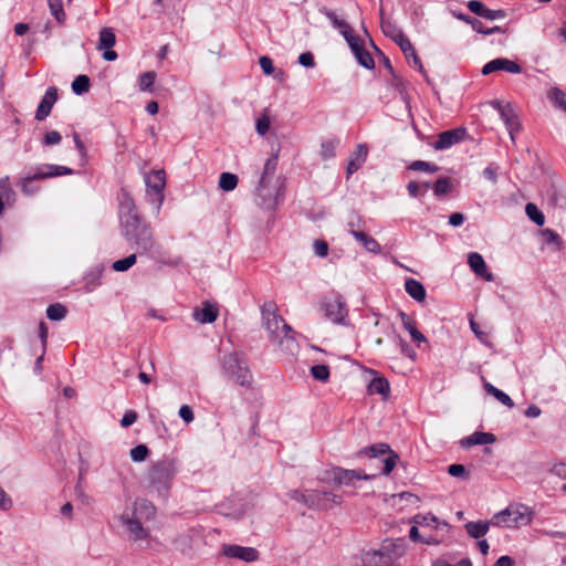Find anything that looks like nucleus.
I'll list each match as a JSON object with an SVG mask.
<instances>
[{
	"label": "nucleus",
	"mask_w": 566,
	"mask_h": 566,
	"mask_svg": "<svg viewBox=\"0 0 566 566\" xmlns=\"http://www.w3.org/2000/svg\"><path fill=\"white\" fill-rule=\"evenodd\" d=\"M119 223L123 237L138 254H153L157 244L150 224L139 214L132 196L122 190Z\"/></svg>",
	"instance_id": "f257e3e1"
},
{
	"label": "nucleus",
	"mask_w": 566,
	"mask_h": 566,
	"mask_svg": "<svg viewBox=\"0 0 566 566\" xmlns=\"http://www.w3.org/2000/svg\"><path fill=\"white\" fill-rule=\"evenodd\" d=\"M263 326L269 333L270 339L284 346V349L292 352L296 347L295 339L291 335L292 327L287 325L282 316L277 314V306L274 302H266L261 307Z\"/></svg>",
	"instance_id": "f03ea898"
},
{
	"label": "nucleus",
	"mask_w": 566,
	"mask_h": 566,
	"mask_svg": "<svg viewBox=\"0 0 566 566\" xmlns=\"http://www.w3.org/2000/svg\"><path fill=\"white\" fill-rule=\"evenodd\" d=\"M406 553V543L402 538L386 539L378 549L368 551L363 555L367 566H400L398 560Z\"/></svg>",
	"instance_id": "7ed1b4c3"
},
{
	"label": "nucleus",
	"mask_w": 566,
	"mask_h": 566,
	"mask_svg": "<svg viewBox=\"0 0 566 566\" xmlns=\"http://www.w3.org/2000/svg\"><path fill=\"white\" fill-rule=\"evenodd\" d=\"M222 373L232 382L251 389L253 385V376L243 357L238 353H231L221 359Z\"/></svg>",
	"instance_id": "20e7f679"
},
{
	"label": "nucleus",
	"mask_w": 566,
	"mask_h": 566,
	"mask_svg": "<svg viewBox=\"0 0 566 566\" xmlns=\"http://www.w3.org/2000/svg\"><path fill=\"white\" fill-rule=\"evenodd\" d=\"M533 520V511L526 505H510L494 514L491 518L493 526L497 527H521L528 525Z\"/></svg>",
	"instance_id": "39448f33"
},
{
	"label": "nucleus",
	"mask_w": 566,
	"mask_h": 566,
	"mask_svg": "<svg viewBox=\"0 0 566 566\" xmlns=\"http://www.w3.org/2000/svg\"><path fill=\"white\" fill-rule=\"evenodd\" d=\"M72 174L73 170L65 166L43 165L36 168L33 175H28L21 178L19 180V186L24 195L31 196L39 191V187L32 185L33 181Z\"/></svg>",
	"instance_id": "423d86ee"
},
{
	"label": "nucleus",
	"mask_w": 566,
	"mask_h": 566,
	"mask_svg": "<svg viewBox=\"0 0 566 566\" xmlns=\"http://www.w3.org/2000/svg\"><path fill=\"white\" fill-rule=\"evenodd\" d=\"M277 166V155H272L264 164L262 176L256 188V196L260 198L259 205L266 209H273L276 205L277 193L269 189V181L275 174Z\"/></svg>",
	"instance_id": "0eeeda50"
},
{
	"label": "nucleus",
	"mask_w": 566,
	"mask_h": 566,
	"mask_svg": "<svg viewBox=\"0 0 566 566\" xmlns=\"http://www.w3.org/2000/svg\"><path fill=\"white\" fill-rule=\"evenodd\" d=\"M323 316L334 324L347 325L348 308L342 296H327L319 303Z\"/></svg>",
	"instance_id": "6e6552de"
},
{
	"label": "nucleus",
	"mask_w": 566,
	"mask_h": 566,
	"mask_svg": "<svg viewBox=\"0 0 566 566\" xmlns=\"http://www.w3.org/2000/svg\"><path fill=\"white\" fill-rule=\"evenodd\" d=\"M148 200L156 206L157 211L164 202V189L166 187V172L164 169H156L145 175Z\"/></svg>",
	"instance_id": "1a4fd4ad"
},
{
	"label": "nucleus",
	"mask_w": 566,
	"mask_h": 566,
	"mask_svg": "<svg viewBox=\"0 0 566 566\" xmlns=\"http://www.w3.org/2000/svg\"><path fill=\"white\" fill-rule=\"evenodd\" d=\"M175 474V468L170 461H159L148 471V480L157 491L167 490Z\"/></svg>",
	"instance_id": "9d476101"
},
{
	"label": "nucleus",
	"mask_w": 566,
	"mask_h": 566,
	"mask_svg": "<svg viewBox=\"0 0 566 566\" xmlns=\"http://www.w3.org/2000/svg\"><path fill=\"white\" fill-rule=\"evenodd\" d=\"M342 495L328 491H307V507L315 510H331L342 504Z\"/></svg>",
	"instance_id": "9b49d317"
},
{
	"label": "nucleus",
	"mask_w": 566,
	"mask_h": 566,
	"mask_svg": "<svg viewBox=\"0 0 566 566\" xmlns=\"http://www.w3.org/2000/svg\"><path fill=\"white\" fill-rule=\"evenodd\" d=\"M332 480L338 485L356 486V481L369 480L374 475L366 474L363 470H347L335 467L331 471Z\"/></svg>",
	"instance_id": "f8f14e48"
},
{
	"label": "nucleus",
	"mask_w": 566,
	"mask_h": 566,
	"mask_svg": "<svg viewBox=\"0 0 566 566\" xmlns=\"http://www.w3.org/2000/svg\"><path fill=\"white\" fill-rule=\"evenodd\" d=\"M223 556L229 558H238L247 563L255 562L259 559V552L253 547H244L240 545L224 544L221 548Z\"/></svg>",
	"instance_id": "ddd939ff"
},
{
	"label": "nucleus",
	"mask_w": 566,
	"mask_h": 566,
	"mask_svg": "<svg viewBox=\"0 0 566 566\" xmlns=\"http://www.w3.org/2000/svg\"><path fill=\"white\" fill-rule=\"evenodd\" d=\"M465 135L467 129L464 127H457L454 129L442 132L439 134L438 140L434 143L433 147L437 150L448 149L463 140Z\"/></svg>",
	"instance_id": "4468645a"
},
{
	"label": "nucleus",
	"mask_w": 566,
	"mask_h": 566,
	"mask_svg": "<svg viewBox=\"0 0 566 566\" xmlns=\"http://www.w3.org/2000/svg\"><path fill=\"white\" fill-rule=\"evenodd\" d=\"M116 43V36L112 28H103L99 31V39L97 49L104 50L103 59L106 61H115L117 59V53L111 50Z\"/></svg>",
	"instance_id": "2eb2a0df"
},
{
	"label": "nucleus",
	"mask_w": 566,
	"mask_h": 566,
	"mask_svg": "<svg viewBox=\"0 0 566 566\" xmlns=\"http://www.w3.org/2000/svg\"><path fill=\"white\" fill-rule=\"evenodd\" d=\"M412 522L422 528H431L434 532L448 533L450 530L448 522L439 520L432 513L417 514L412 517Z\"/></svg>",
	"instance_id": "dca6fc26"
},
{
	"label": "nucleus",
	"mask_w": 566,
	"mask_h": 566,
	"mask_svg": "<svg viewBox=\"0 0 566 566\" xmlns=\"http://www.w3.org/2000/svg\"><path fill=\"white\" fill-rule=\"evenodd\" d=\"M496 71H505V72H509L512 74H518V73H521L522 69L516 62H514L512 60H509L505 57H497V59H494V60L488 62L483 66L482 74L489 75Z\"/></svg>",
	"instance_id": "f3484780"
},
{
	"label": "nucleus",
	"mask_w": 566,
	"mask_h": 566,
	"mask_svg": "<svg viewBox=\"0 0 566 566\" xmlns=\"http://www.w3.org/2000/svg\"><path fill=\"white\" fill-rule=\"evenodd\" d=\"M347 43L361 66L368 70L375 67L374 59L370 55V53L364 48V44L359 36H350V40Z\"/></svg>",
	"instance_id": "a211bd4d"
},
{
	"label": "nucleus",
	"mask_w": 566,
	"mask_h": 566,
	"mask_svg": "<svg viewBox=\"0 0 566 566\" xmlns=\"http://www.w3.org/2000/svg\"><path fill=\"white\" fill-rule=\"evenodd\" d=\"M57 88L55 86H50L44 96L42 97L36 112H35V119L39 122L44 120L51 113L52 107L57 101Z\"/></svg>",
	"instance_id": "6ab92c4d"
},
{
	"label": "nucleus",
	"mask_w": 566,
	"mask_h": 566,
	"mask_svg": "<svg viewBox=\"0 0 566 566\" xmlns=\"http://www.w3.org/2000/svg\"><path fill=\"white\" fill-rule=\"evenodd\" d=\"M471 270L488 282L494 281V275L488 271L483 256L478 252H471L468 256Z\"/></svg>",
	"instance_id": "aec40b11"
},
{
	"label": "nucleus",
	"mask_w": 566,
	"mask_h": 566,
	"mask_svg": "<svg viewBox=\"0 0 566 566\" xmlns=\"http://www.w3.org/2000/svg\"><path fill=\"white\" fill-rule=\"evenodd\" d=\"M500 116L510 133L511 139L514 142V134L521 129V125L514 109L510 104H506L504 108H501Z\"/></svg>",
	"instance_id": "412c9836"
},
{
	"label": "nucleus",
	"mask_w": 566,
	"mask_h": 566,
	"mask_svg": "<svg viewBox=\"0 0 566 566\" xmlns=\"http://www.w3.org/2000/svg\"><path fill=\"white\" fill-rule=\"evenodd\" d=\"M367 155H368L367 146L364 144L357 145L354 155L349 158L348 164H347V168H346L347 177H349L350 175L356 172L363 166V164L366 161Z\"/></svg>",
	"instance_id": "4be33fe9"
},
{
	"label": "nucleus",
	"mask_w": 566,
	"mask_h": 566,
	"mask_svg": "<svg viewBox=\"0 0 566 566\" xmlns=\"http://www.w3.org/2000/svg\"><path fill=\"white\" fill-rule=\"evenodd\" d=\"M122 521L123 524L126 525L134 541L145 539L149 536V532L143 527L139 518L135 516L126 517L123 515Z\"/></svg>",
	"instance_id": "5701e85b"
},
{
	"label": "nucleus",
	"mask_w": 566,
	"mask_h": 566,
	"mask_svg": "<svg viewBox=\"0 0 566 566\" xmlns=\"http://www.w3.org/2000/svg\"><path fill=\"white\" fill-rule=\"evenodd\" d=\"M379 14H380V28H381L384 34L386 36L390 38L397 44L399 41L402 40L403 36H406L405 33L392 21L384 19L382 8L380 9Z\"/></svg>",
	"instance_id": "b1692460"
},
{
	"label": "nucleus",
	"mask_w": 566,
	"mask_h": 566,
	"mask_svg": "<svg viewBox=\"0 0 566 566\" xmlns=\"http://www.w3.org/2000/svg\"><path fill=\"white\" fill-rule=\"evenodd\" d=\"M156 515V507L147 500H139L134 503L133 516L142 520H151Z\"/></svg>",
	"instance_id": "393cba45"
},
{
	"label": "nucleus",
	"mask_w": 566,
	"mask_h": 566,
	"mask_svg": "<svg viewBox=\"0 0 566 566\" xmlns=\"http://www.w3.org/2000/svg\"><path fill=\"white\" fill-rule=\"evenodd\" d=\"M369 395H380L384 400L389 397L390 386L385 377H375L367 387Z\"/></svg>",
	"instance_id": "a878e982"
},
{
	"label": "nucleus",
	"mask_w": 566,
	"mask_h": 566,
	"mask_svg": "<svg viewBox=\"0 0 566 566\" xmlns=\"http://www.w3.org/2000/svg\"><path fill=\"white\" fill-rule=\"evenodd\" d=\"M400 318L402 326L409 332L413 342H416L418 345L420 343L428 342L426 336L420 331H418L416 322L410 316H408L406 313H400Z\"/></svg>",
	"instance_id": "bb28decb"
},
{
	"label": "nucleus",
	"mask_w": 566,
	"mask_h": 566,
	"mask_svg": "<svg viewBox=\"0 0 566 566\" xmlns=\"http://www.w3.org/2000/svg\"><path fill=\"white\" fill-rule=\"evenodd\" d=\"M492 525L490 521H478V522H468L464 527L467 533L472 537L480 539L483 537L490 530Z\"/></svg>",
	"instance_id": "cd10ccee"
},
{
	"label": "nucleus",
	"mask_w": 566,
	"mask_h": 566,
	"mask_svg": "<svg viewBox=\"0 0 566 566\" xmlns=\"http://www.w3.org/2000/svg\"><path fill=\"white\" fill-rule=\"evenodd\" d=\"M349 232L368 252L375 254L380 252V244L374 238L367 235L363 231L349 230Z\"/></svg>",
	"instance_id": "c85d7f7f"
},
{
	"label": "nucleus",
	"mask_w": 566,
	"mask_h": 566,
	"mask_svg": "<svg viewBox=\"0 0 566 566\" xmlns=\"http://www.w3.org/2000/svg\"><path fill=\"white\" fill-rule=\"evenodd\" d=\"M495 442V436L490 432H474L461 441L463 447H471L476 444H490Z\"/></svg>",
	"instance_id": "c756f323"
},
{
	"label": "nucleus",
	"mask_w": 566,
	"mask_h": 566,
	"mask_svg": "<svg viewBox=\"0 0 566 566\" xmlns=\"http://www.w3.org/2000/svg\"><path fill=\"white\" fill-rule=\"evenodd\" d=\"M406 292L417 302H423L426 298L424 286L415 279H407L405 282Z\"/></svg>",
	"instance_id": "7c9ffc66"
},
{
	"label": "nucleus",
	"mask_w": 566,
	"mask_h": 566,
	"mask_svg": "<svg viewBox=\"0 0 566 566\" xmlns=\"http://www.w3.org/2000/svg\"><path fill=\"white\" fill-rule=\"evenodd\" d=\"M484 389H485V391L488 394H490L493 397H495L504 406H506L509 408H513L514 407V402L511 399V397L509 395H506L504 391H502V390L497 389L496 387H494L492 384L485 382L484 384Z\"/></svg>",
	"instance_id": "2f4dec72"
},
{
	"label": "nucleus",
	"mask_w": 566,
	"mask_h": 566,
	"mask_svg": "<svg viewBox=\"0 0 566 566\" xmlns=\"http://www.w3.org/2000/svg\"><path fill=\"white\" fill-rule=\"evenodd\" d=\"M238 176L231 172H222L219 178V188L223 191H232L238 186Z\"/></svg>",
	"instance_id": "473e14b6"
},
{
	"label": "nucleus",
	"mask_w": 566,
	"mask_h": 566,
	"mask_svg": "<svg viewBox=\"0 0 566 566\" xmlns=\"http://www.w3.org/2000/svg\"><path fill=\"white\" fill-rule=\"evenodd\" d=\"M193 318L201 324L212 323V303L210 301H206L201 311L196 310L193 312Z\"/></svg>",
	"instance_id": "72a5a7b5"
},
{
	"label": "nucleus",
	"mask_w": 566,
	"mask_h": 566,
	"mask_svg": "<svg viewBox=\"0 0 566 566\" xmlns=\"http://www.w3.org/2000/svg\"><path fill=\"white\" fill-rule=\"evenodd\" d=\"M67 314L66 307L61 303H54L48 306L46 316L51 321H61Z\"/></svg>",
	"instance_id": "f704fd0d"
},
{
	"label": "nucleus",
	"mask_w": 566,
	"mask_h": 566,
	"mask_svg": "<svg viewBox=\"0 0 566 566\" xmlns=\"http://www.w3.org/2000/svg\"><path fill=\"white\" fill-rule=\"evenodd\" d=\"M390 451V447L387 443H377L368 448L361 449L358 452V455L366 454L371 458H376L378 455L389 453Z\"/></svg>",
	"instance_id": "c9c22d12"
},
{
	"label": "nucleus",
	"mask_w": 566,
	"mask_h": 566,
	"mask_svg": "<svg viewBox=\"0 0 566 566\" xmlns=\"http://www.w3.org/2000/svg\"><path fill=\"white\" fill-rule=\"evenodd\" d=\"M271 126L270 111L265 108L261 116L256 119L255 130L260 136H264Z\"/></svg>",
	"instance_id": "e433bc0d"
},
{
	"label": "nucleus",
	"mask_w": 566,
	"mask_h": 566,
	"mask_svg": "<svg viewBox=\"0 0 566 566\" xmlns=\"http://www.w3.org/2000/svg\"><path fill=\"white\" fill-rule=\"evenodd\" d=\"M91 86L90 77L87 75H78L72 82V90L76 95H82L88 92Z\"/></svg>",
	"instance_id": "4c0bfd02"
},
{
	"label": "nucleus",
	"mask_w": 566,
	"mask_h": 566,
	"mask_svg": "<svg viewBox=\"0 0 566 566\" xmlns=\"http://www.w3.org/2000/svg\"><path fill=\"white\" fill-rule=\"evenodd\" d=\"M547 97L555 104V106L563 108L566 112V93L558 87H553Z\"/></svg>",
	"instance_id": "58836bf2"
},
{
	"label": "nucleus",
	"mask_w": 566,
	"mask_h": 566,
	"mask_svg": "<svg viewBox=\"0 0 566 566\" xmlns=\"http://www.w3.org/2000/svg\"><path fill=\"white\" fill-rule=\"evenodd\" d=\"M525 212L527 217L537 226H543L545 222V217L543 212L536 207L534 203H527L525 207Z\"/></svg>",
	"instance_id": "ea45409f"
},
{
	"label": "nucleus",
	"mask_w": 566,
	"mask_h": 566,
	"mask_svg": "<svg viewBox=\"0 0 566 566\" xmlns=\"http://www.w3.org/2000/svg\"><path fill=\"white\" fill-rule=\"evenodd\" d=\"M50 11L59 23H64L66 14L63 10L62 0H48Z\"/></svg>",
	"instance_id": "a19ab883"
},
{
	"label": "nucleus",
	"mask_w": 566,
	"mask_h": 566,
	"mask_svg": "<svg viewBox=\"0 0 566 566\" xmlns=\"http://www.w3.org/2000/svg\"><path fill=\"white\" fill-rule=\"evenodd\" d=\"M338 145V139L325 140L321 144V157L324 160L332 159L335 156V149Z\"/></svg>",
	"instance_id": "79ce46f5"
},
{
	"label": "nucleus",
	"mask_w": 566,
	"mask_h": 566,
	"mask_svg": "<svg viewBox=\"0 0 566 566\" xmlns=\"http://www.w3.org/2000/svg\"><path fill=\"white\" fill-rule=\"evenodd\" d=\"M541 233L544 237L545 243L554 244V247H555L554 249L556 251L562 249L563 241L556 231H554L552 229H544V230H542Z\"/></svg>",
	"instance_id": "37998d69"
},
{
	"label": "nucleus",
	"mask_w": 566,
	"mask_h": 566,
	"mask_svg": "<svg viewBox=\"0 0 566 566\" xmlns=\"http://www.w3.org/2000/svg\"><path fill=\"white\" fill-rule=\"evenodd\" d=\"M136 263V254H130L124 259L117 260L113 263V270L124 272L130 269Z\"/></svg>",
	"instance_id": "c03bdc74"
},
{
	"label": "nucleus",
	"mask_w": 566,
	"mask_h": 566,
	"mask_svg": "<svg viewBox=\"0 0 566 566\" xmlns=\"http://www.w3.org/2000/svg\"><path fill=\"white\" fill-rule=\"evenodd\" d=\"M156 80V73L153 71L145 72L139 76L138 85L140 91H151Z\"/></svg>",
	"instance_id": "a18cd8bd"
},
{
	"label": "nucleus",
	"mask_w": 566,
	"mask_h": 566,
	"mask_svg": "<svg viewBox=\"0 0 566 566\" xmlns=\"http://www.w3.org/2000/svg\"><path fill=\"white\" fill-rule=\"evenodd\" d=\"M408 168L415 171H427L431 174L437 172L439 170V167L437 165L423 160H416L411 163Z\"/></svg>",
	"instance_id": "49530a36"
},
{
	"label": "nucleus",
	"mask_w": 566,
	"mask_h": 566,
	"mask_svg": "<svg viewBox=\"0 0 566 566\" xmlns=\"http://www.w3.org/2000/svg\"><path fill=\"white\" fill-rule=\"evenodd\" d=\"M311 374L318 381H327L329 378V368L326 365H315L311 368Z\"/></svg>",
	"instance_id": "de8ad7c7"
},
{
	"label": "nucleus",
	"mask_w": 566,
	"mask_h": 566,
	"mask_svg": "<svg viewBox=\"0 0 566 566\" xmlns=\"http://www.w3.org/2000/svg\"><path fill=\"white\" fill-rule=\"evenodd\" d=\"M450 191V179L448 177L439 178L433 185L436 196H443Z\"/></svg>",
	"instance_id": "09e8293b"
},
{
	"label": "nucleus",
	"mask_w": 566,
	"mask_h": 566,
	"mask_svg": "<svg viewBox=\"0 0 566 566\" xmlns=\"http://www.w3.org/2000/svg\"><path fill=\"white\" fill-rule=\"evenodd\" d=\"M148 453H149V450H148L147 446L138 444L130 450V458L135 462H142L147 458Z\"/></svg>",
	"instance_id": "8fccbe9b"
},
{
	"label": "nucleus",
	"mask_w": 566,
	"mask_h": 566,
	"mask_svg": "<svg viewBox=\"0 0 566 566\" xmlns=\"http://www.w3.org/2000/svg\"><path fill=\"white\" fill-rule=\"evenodd\" d=\"M447 533L434 532V534L424 535L421 542L427 545H439L444 541Z\"/></svg>",
	"instance_id": "3c124183"
},
{
	"label": "nucleus",
	"mask_w": 566,
	"mask_h": 566,
	"mask_svg": "<svg viewBox=\"0 0 566 566\" xmlns=\"http://www.w3.org/2000/svg\"><path fill=\"white\" fill-rule=\"evenodd\" d=\"M467 7L472 13H474L481 18L484 17V13L486 11L484 3L480 0H470L467 3Z\"/></svg>",
	"instance_id": "603ef678"
},
{
	"label": "nucleus",
	"mask_w": 566,
	"mask_h": 566,
	"mask_svg": "<svg viewBox=\"0 0 566 566\" xmlns=\"http://www.w3.org/2000/svg\"><path fill=\"white\" fill-rule=\"evenodd\" d=\"M397 459L398 455L395 452L390 451L389 455L384 461L382 474L387 475L394 470Z\"/></svg>",
	"instance_id": "864d4df0"
},
{
	"label": "nucleus",
	"mask_w": 566,
	"mask_h": 566,
	"mask_svg": "<svg viewBox=\"0 0 566 566\" xmlns=\"http://www.w3.org/2000/svg\"><path fill=\"white\" fill-rule=\"evenodd\" d=\"M62 139V136L59 132L52 130L44 135L43 137V145L44 146H52L57 145Z\"/></svg>",
	"instance_id": "5fc2aeb1"
},
{
	"label": "nucleus",
	"mask_w": 566,
	"mask_h": 566,
	"mask_svg": "<svg viewBox=\"0 0 566 566\" xmlns=\"http://www.w3.org/2000/svg\"><path fill=\"white\" fill-rule=\"evenodd\" d=\"M307 491L308 490H305V491L292 490L287 493V496L291 500L303 503L304 505L307 506Z\"/></svg>",
	"instance_id": "6e6d98bb"
},
{
	"label": "nucleus",
	"mask_w": 566,
	"mask_h": 566,
	"mask_svg": "<svg viewBox=\"0 0 566 566\" xmlns=\"http://www.w3.org/2000/svg\"><path fill=\"white\" fill-rule=\"evenodd\" d=\"M137 418H138V415L136 411L127 410L120 420V426L124 428H127V427L132 426L133 423H135Z\"/></svg>",
	"instance_id": "4d7b16f0"
},
{
	"label": "nucleus",
	"mask_w": 566,
	"mask_h": 566,
	"mask_svg": "<svg viewBox=\"0 0 566 566\" xmlns=\"http://www.w3.org/2000/svg\"><path fill=\"white\" fill-rule=\"evenodd\" d=\"M397 45L400 48L407 59H409V53H412V55L416 53L413 45L407 36H403L402 40L397 43Z\"/></svg>",
	"instance_id": "13d9d810"
},
{
	"label": "nucleus",
	"mask_w": 566,
	"mask_h": 566,
	"mask_svg": "<svg viewBox=\"0 0 566 566\" xmlns=\"http://www.w3.org/2000/svg\"><path fill=\"white\" fill-rule=\"evenodd\" d=\"M314 252L316 255L324 258L328 253V244L324 240H316L314 242Z\"/></svg>",
	"instance_id": "bf43d9fd"
},
{
	"label": "nucleus",
	"mask_w": 566,
	"mask_h": 566,
	"mask_svg": "<svg viewBox=\"0 0 566 566\" xmlns=\"http://www.w3.org/2000/svg\"><path fill=\"white\" fill-rule=\"evenodd\" d=\"M259 63H260L262 71L266 75H271L274 72L273 62L269 56H261L259 60Z\"/></svg>",
	"instance_id": "052dcab7"
},
{
	"label": "nucleus",
	"mask_w": 566,
	"mask_h": 566,
	"mask_svg": "<svg viewBox=\"0 0 566 566\" xmlns=\"http://www.w3.org/2000/svg\"><path fill=\"white\" fill-rule=\"evenodd\" d=\"M396 338L397 340L399 342V345H400V348H401V353L411 358V359H415L416 358V352L408 345V343H406L399 335H396Z\"/></svg>",
	"instance_id": "680f3d73"
},
{
	"label": "nucleus",
	"mask_w": 566,
	"mask_h": 566,
	"mask_svg": "<svg viewBox=\"0 0 566 566\" xmlns=\"http://www.w3.org/2000/svg\"><path fill=\"white\" fill-rule=\"evenodd\" d=\"M506 15H507L506 11H504V10H501V9L500 10H491V9L486 8V11H485L483 18L486 20L493 21V20H497V19H504Z\"/></svg>",
	"instance_id": "e2e57ef3"
},
{
	"label": "nucleus",
	"mask_w": 566,
	"mask_h": 566,
	"mask_svg": "<svg viewBox=\"0 0 566 566\" xmlns=\"http://www.w3.org/2000/svg\"><path fill=\"white\" fill-rule=\"evenodd\" d=\"M448 473L455 478H464L467 474L465 468L462 464H451L448 468Z\"/></svg>",
	"instance_id": "0e129e2a"
},
{
	"label": "nucleus",
	"mask_w": 566,
	"mask_h": 566,
	"mask_svg": "<svg viewBox=\"0 0 566 566\" xmlns=\"http://www.w3.org/2000/svg\"><path fill=\"white\" fill-rule=\"evenodd\" d=\"M298 63L305 67H313L315 65L314 56L311 52H304L298 56Z\"/></svg>",
	"instance_id": "69168bd1"
},
{
	"label": "nucleus",
	"mask_w": 566,
	"mask_h": 566,
	"mask_svg": "<svg viewBox=\"0 0 566 566\" xmlns=\"http://www.w3.org/2000/svg\"><path fill=\"white\" fill-rule=\"evenodd\" d=\"M179 416L187 423L191 422L195 418L193 412L188 405H184L180 407Z\"/></svg>",
	"instance_id": "338daca9"
},
{
	"label": "nucleus",
	"mask_w": 566,
	"mask_h": 566,
	"mask_svg": "<svg viewBox=\"0 0 566 566\" xmlns=\"http://www.w3.org/2000/svg\"><path fill=\"white\" fill-rule=\"evenodd\" d=\"M12 500L8 496L4 490L0 486V509L8 511L12 507Z\"/></svg>",
	"instance_id": "774afa93"
}]
</instances>
